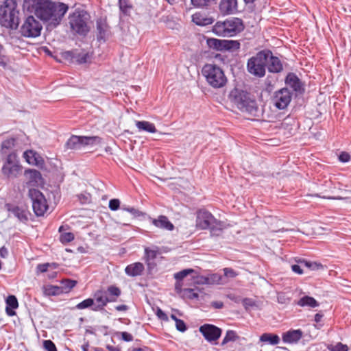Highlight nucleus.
<instances>
[{
  "label": "nucleus",
  "instance_id": "28",
  "mask_svg": "<svg viewBox=\"0 0 351 351\" xmlns=\"http://www.w3.org/2000/svg\"><path fill=\"white\" fill-rule=\"evenodd\" d=\"M23 157L29 165H38L40 161H43L39 154L32 149L25 151L23 154Z\"/></svg>",
  "mask_w": 351,
  "mask_h": 351
},
{
  "label": "nucleus",
  "instance_id": "59",
  "mask_svg": "<svg viewBox=\"0 0 351 351\" xmlns=\"http://www.w3.org/2000/svg\"><path fill=\"white\" fill-rule=\"evenodd\" d=\"M242 304L244 308L247 310L249 307H254L256 306V302L252 298H245L242 300Z\"/></svg>",
  "mask_w": 351,
  "mask_h": 351
},
{
  "label": "nucleus",
  "instance_id": "41",
  "mask_svg": "<svg viewBox=\"0 0 351 351\" xmlns=\"http://www.w3.org/2000/svg\"><path fill=\"white\" fill-rule=\"evenodd\" d=\"M299 263L304 265L307 268L310 269L311 270H319L324 269V265L317 262H313V261H308L305 259H300L298 261Z\"/></svg>",
  "mask_w": 351,
  "mask_h": 351
},
{
  "label": "nucleus",
  "instance_id": "43",
  "mask_svg": "<svg viewBox=\"0 0 351 351\" xmlns=\"http://www.w3.org/2000/svg\"><path fill=\"white\" fill-rule=\"evenodd\" d=\"M239 338V337L237 335L236 331L233 330H228L226 331V335L221 343V346H223L230 341H235Z\"/></svg>",
  "mask_w": 351,
  "mask_h": 351
},
{
  "label": "nucleus",
  "instance_id": "20",
  "mask_svg": "<svg viewBox=\"0 0 351 351\" xmlns=\"http://www.w3.org/2000/svg\"><path fill=\"white\" fill-rule=\"evenodd\" d=\"M147 219L158 228L172 231L174 230V225L169 220L165 215H159L157 219H154L150 216L147 217Z\"/></svg>",
  "mask_w": 351,
  "mask_h": 351
},
{
  "label": "nucleus",
  "instance_id": "55",
  "mask_svg": "<svg viewBox=\"0 0 351 351\" xmlns=\"http://www.w3.org/2000/svg\"><path fill=\"white\" fill-rule=\"evenodd\" d=\"M62 56L64 60L71 62H75V51H66L62 53Z\"/></svg>",
  "mask_w": 351,
  "mask_h": 351
},
{
  "label": "nucleus",
  "instance_id": "46",
  "mask_svg": "<svg viewBox=\"0 0 351 351\" xmlns=\"http://www.w3.org/2000/svg\"><path fill=\"white\" fill-rule=\"evenodd\" d=\"M88 58L89 56L88 53H78L75 51V62L80 64H84L87 62Z\"/></svg>",
  "mask_w": 351,
  "mask_h": 351
},
{
  "label": "nucleus",
  "instance_id": "6",
  "mask_svg": "<svg viewBox=\"0 0 351 351\" xmlns=\"http://www.w3.org/2000/svg\"><path fill=\"white\" fill-rule=\"evenodd\" d=\"M202 74L208 84L213 88H223L228 82L223 70L216 64H205L202 68Z\"/></svg>",
  "mask_w": 351,
  "mask_h": 351
},
{
  "label": "nucleus",
  "instance_id": "53",
  "mask_svg": "<svg viewBox=\"0 0 351 351\" xmlns=\"http://www.w3.org/2000/svg\"><path fill=\"white\" fill-rule=\"evenodd\" d=\"M157 256V251L146 247L145 249V260L154 261Z\"/></svg>",
  "mask_w": 351,
  "mask_h": 351
},
{
  "label": "nucleus",
  "instance_id": "42",
  "mask_svg": "<svg viewBox=\"0 0 351 351\" xmlns=\"http://www.w3.org/2000/svg\"><path fill=\"white\" fill-rule=\"evenodd\" d=\"M241 47V44L239 40H224V51H237Z\"/></svg>",
  "mask_w": 351,
  "mask_h": 351
},
{
  "label": "nucleus",
  "instance_id": "51",
  "mask_svg": "<svg viewBox=\"0 0 351 351\" xmlns=\"http://www.w3.org/2000/svg\"><path fill=\"white\" fill-rule=\"evenodd\" d=\"M129 213L134 216L135 218H142L143 219H147V217L149 216L146 213L142 212L138 209L134 208L132 207L129 210Z\"/></svg>",
  "mask_w": 351,
  "mask_h": 351
},
{
  "label": "nucleus",
  "instance_id": "40",
  "mask_svg": "<svg viewBox=\"0 0 351 351\" xmlns=\"http://www.w3.org/2000/svg\"><path fill=\"white\" fill-rule=\"evenodd\" d=\"M191 4L197 8H208L216 4V0H191Z\"/></svg>",
  "mask_w": 351,
  "mask_h": 351
},
{
  "label": "nucleus",
  "instance_id": "3",
  "mask_svg": "<svg viewBox=\"0 0 351 351\" xmlns=\"http://www.w3.org/2000/svg\"><path fill=\"white\" fill-rule=\"evenodd\" d=\"M20 23V11L16 0H4L0 5V25L16 30Z\"/></svg>",
  "mask_w": 351,
  "mask_h": 351
},
{
  "label": "nucleus",
  "instance_id": "4",
  "mask_svg": "<svg viewBox=\"0 0 351 351\" xmlns=\"http://www.w3.org/2000/svg\"><path fill=\"white\" fill-rule=\"evenodd\" d=\"M69 25L71 32L74 35L86 36L90 30L89 23L90 21V14L83 9H75L69 14Z\"/></svg>",
  "mask_w": 351,
  "mask_h": 351
},
{
  "label": "nucleus",
  "instance_id": "15",
  "mask_svg": "<svg viewBox=\"0 0 351 351\" xmlns=\"http://www.w3.org/2000/svg\"><path fill=\"white\" fill-rule=\"evenodd\" d=\"M97 39L105 43L110 34V26L105 18L100 17L96 20Z\"/></svg>",
  "mask_w": 351,
  "mask_h": 351
},
{
  "label": "nucleus",
  "instance_id": "30",
  "mask_svg": "<svg viewBox=\"0 0 351 351\" xmlns=\"http://www.w3.org/2000/svg\"><path fill=\"white\" fill-rule=\"evenodd\" d=\"M295 304L301 307L315 308L319 306V303L314 298L308 295L302 297Z\"/></svg>",
  "mask_w": 351,
  "mask_h": 351
},
{
  "label": "nucleus",
  "instance_id": "56",
  "mask_svg": "<svg viewBox=\"0 0 351 351\" xmlns=\"http://www.w3.org/2000/svg\"><path fill=\"white\" fill-rule=\"evenodd\" d=\"M120 204L119 199L114 198L109 201L108 206L112 211H116L120 208Z\"/></svg>",
  "mask_w": 351,
  "mask_h": 351
},
{
  "label": "nucleus",
  "instance_id": "23",
  "mask_svg": "<svg viewBox=\"0 0 351 351\" xmlns=\"http://www.w3.org/2000/svg\"><path fill=\"white\" fill-rule=\"evenodd\" d=\"M144 270V265L141 262H136L127 265L125 268V273L130 277H136L141 276Z\"/></svg>",
  "mask_w": 351,
  "mask_h": 351
},
{
  "label": "nucleus",
  "instance_id": "44",
  "mask_svg": "<svg viewBox=\"0 0 351 351\" xmlns=\"http://www.w3.org/2000/svg\"><path fill=\"white\" fill-rule=\"evenodd\" d=\"M94 307V299L93 298H87L81 302L78 303L75 308L77 309H85L88 308H90L93 311V308Z\"/></svg>",
  "mask_w": 351,
  "mask_h": 351
},
{
  "label": "nucleus",
  "instance_id": "16",
  "mask_svg": "<svg viewBox=\"0 0 351 351\" xmlns=\"http://www.w3.org/2000/svg\"><path fill=\"white\" fill-rule=\"evenodd\" d=\"M94 307L93 311H102L105 306L110 302L104 289H100L93 293Z\"/></svg>",
  "mask_w": 351,
  "mask_h": 351
},
{
  "label": "nucleus",
  "instance_id": "38",
  "mask_svg": "<svg viewBox=\"0 0 351 351\" xmlns=\"http://www.w3.org/2000/svg\"><path fill=\"white\" fill-rule=\"evenodd\" d=\"M38 0H23V8L29 13L36 14V9L38 7Z\"/></svg>",
  "mask_w": 351,
  "mask_h": 351
},
{
  "label": "nucleus",
  "instance_id": "18",
  "mask_svg": "<svg viewBox=\"0 0 351 351\" xmlns=\"http://www.w3.org/2000/svg\"><path fill=\"white\" fill-rule=\"evenodd\" d=\"M215 217L208 210H199L197 213L196 226L201 230H207Z\"/></svg>",
  "mask_w": 351,
  "mask_h": 351
},
{
  "label": "nucleus",
  "instance_id": "54",
  "mask_svg": "<svg viewBox=\"0 0 351 351\" xmlns=\"http://www.w3.org/2000/svg\"><path fill=\"white\" fill-rule=\"evenodd\" d=\"M43 348L45 351H57L55 343L51 340H44Z\"/></svg>",
  "mask_w": 351,
  "mask_h": 351
},
{
  "label": "nucleus",
  "instance_id": "7",
  "mask_svg": "<svg viewBox=\"0 0 351 351\" xmlns=\"http://www.w3.org/2000/svg\"><path fill=\"white\" fill-rule=\"evenodd\" d=\"M269 52L265 49L257 52L247 62V71L251 75L258 77H263L266 73L267 58Z\"/></svg>",
  "mask_w": 351,
  "mask_h": 351
},
{
  "label": "nucleus",
  "instance_id": "11",
  "mask_svg": "<svg viewBox=\"0 0 351 351\" xmlns=\"http://www.w3.org/2000/svg\"><path fill=\"white\" fill-rule=\"evenodd\" d=\"M5 208L10 215H12L19 221L27 223L29 221L31 213L26 206H19L12 203L5 204Z\"/></svg>",
  "mask_w": 351,
  "mask_h": 351
},
{
  "label": "nucleus",
  "instance_id": "57",
  "mask_svg": "<svg viewBox=\"0 0 351 351\" xmlns=\"http://www.w3.org/2000/svg\"><path fill=\"white\" fill-rule=\"evenodd\" d=\"M3 47L0 44V66L3 68H5L8 66V58L2 53Z\"/></svg>",
  "mask_w": 351,
  "mask_h": 351
},
{
  "label": "nucleus",
  "instance_id": "63",
  "mask_svg": "<svg viewBox=\"0 0 351 351\" xmlns=\"http://www.w3.org/2000/svg\"><path fill=\"white\" fill-rule=\"evenodd\" d=\"M49 263L38 264L36 266V271L37 273H45L46 272L49 267Z\"/></svg>",
  "mask_w": 351,
  "mask_h": 351
},
{
  "label": "nucleus",
  "instance_id": "60",
  "mask_svg": "<svg viewBox=\"0 0 351 351\" xmlns=\"http://www.w3.org/2000/svg\"><path fill=\"white\" fill-rule=\"evenodd\" d=\"M223 274L226 277L234 278L237 276V272L232 268L226 267L223 269Z\"/></svg>",
  "mask_w": 351,
  "mask_h": 351
},
{
  "label": "nucleus",
  "instance_id": "27",
  "mask_svg": "<svg viewBox=\"0 0 351 351\" xmlns=\"http://www.w3.org/2000/svg\"><path fill=\"white\" fill-rule=\"evenodd\" d=\"M110 302H115L121 295V290L116 285H110L104 290Z\"/></svg>",
  "mask_w": 351,
  "mask_h": 351
},
{
  "label": "nucleus",
  "instance_id": "61",
  "mask_svg": "<svg viewBox=\"0 0 351 351\" xmlns=\"http://www.w3.org/2000/svg\"><path fill=\"white\" fill-rule=\"evenodd\" d=\"M78 200L81 204H84L90 202V195L88 194L80 193L77 195Z\"/></svg>",
  "mask_w": 351,
  "mask_h": 351
},
{
  "label": "nucleus",
  "instance_id": "10",
  "mask_svg": "<svg viewBox=\"0 0 351 351\" xmlns=\"http://www.w3.org/2000/svg\"><path fill=\"white\" fill-rule=\"evenodd\" d=\"M285 84L286 87L289 89L291 88L293 95L295 97L302 95L305 93V84L303 82L298 76L293 72L287 73L285 78Z\"/></svg>",
  "mask_w": 351,
  "mask_h": 351
},
{
  "label": "nucleus",
  "instance_id": "31",
  "mask_svg": "<svg viewBox=\"0 0 351 351\" xmlns=\"http://www.w3.org/2000/svg\"><path fill=\"white\" fill-rule=\"evenodd\" d=\"M259 340L261 342L275 346L279 343L280 337L276 334L265 332L260 336Z\"/></svg>",
  "mask_w": 351,
  "mask_h": 351
},
{
  "label": "nucleus",
  "instance_id": "14",
  "mask_svg": "<svg viewBox=\"0 0 351 351\" xmlns=\"http://www.w3.org/2000/svg\"><path fill=\"white\" fill-rule=\"evenodd\" d=\"M199 332L208 342L217 341L221 335L222 330L210 324H205L199 328Z\"/></svg>",
  "mask_w": 351,
  "mask_h": 351
},
{
  "label": "nucleus",
  "instance_id": "64",
  "mask_svg": "<svg viewBox=\"0 0 351 351\" xmlns=\"http://www.w3.org/2000/svg\"><path fill=\"white\" fill-rule=\"evenodd\" d=\"M339 160L341 162H348L350 160V156L348 152H342L339 156Z\"/></svg>",
  "mask_w": 351,
  "mask_h": 351
},
{
  "label": "nucleus",
  "instance_id": "34",
  "mask_svg": "<svg viewBox=\"0 0 351 351\" xmlns=\"http://www.w3.org/2000/svg\"><path fill=\"white\" fill-rule=\"evenodd\" d=\"M118 4L120 12L122 15L125 16L130 15L131 10L133 8L130 0H119Z\"/></svg>",
  "mask_w": 351,
  "mask_h": 351
},
{
  "label": "nucleus",
  "instance_id": "21",
  "mask_svg": "<svg viewBox=\"0 0 351 351\" xmlns=\"http://www.w3.org/2000/svg\"><path fill=\"white\" fill-rule=\"evenodd\" d=\"M303 332L300 329L289 330L282 333V339L284 343L293 344L298 343L302 337Z\"/></svg>",
  "mask_w": 351,
  "mask_h": 351
},
{
  "label": "nucleus",
  "instance_id": "24",
  "mask_svg": "<svg viewBox=\"0 0 351 351\" xmlns=\"http://www.w3.org/2000/svg\"><path fill=\"white\" fill-rule=\"evenodd\" d=\"M80 149L86 146L99 145L102 142V138L98 136H79Z\"/></svg>",
  "mask_w": 351,
  "mask_h": 351
},
{
  "label": "nucleus",
  "instance_id": "62",
  "mask_svg": "<svg viewBox=\"0 0 351 351\" xmlns=\"http://www.w3.org/2000/svg\"><path fill=\"white\" fill-rule=\"evenodd\" d=\"M156 315L162 321L167 322L169 320L167 315L160 308H158L156 311Z\"/></svg>",
  "mask_w": 351,
  "mask_h": 351
},
{
  "label": "nucleus",
  "instance_id": "35",
  "mask_svg": "<svg viewBox=\"0 0 351 351\" xmlns=\"http://www.w3.org/2000/svg\"><path fill=\"white\" fill-rule=\"evenodd\" d=\"M43 289L45 294L49 296H56L64 293L60 286L49 285L44 286Z\"/></svg>",
  "mask_w": 351,
  "mask_h": 351
},
{
  "label": "nucleus",
  "instance_id": "37",
  "mask_svg": "<svg viewBox=\"0 0 351 351\" xmlns=\"http://www.w3.org/2000/svg\"><path fill=\"white\" fill-rule=\"evenodd\" d=\"M79 136L72 135L66 142L65 148L67 149H80Z\"/></svg>",
  "mask_w": 351,
  "mask_h": 351
},
{
  "label": "nucleus",
  "instance_id": "2",
  "mask_svg": "<svg viewBox=\"0 0 351 351\" xmlns=\"http://www.w3.org/2000/svg\"><path fill=\"white\" fill-rule=\"evenodd\" d=\"M231 103L243 112L253 117H258L259 108L253 95L246 90L240 88H233L228 95Z\"/></svg>",
  "mask_w": 351,
  "mask_h": 351
},
{
  "label": "nucleus",
  "instance_id": "36",
  "mask_svg": "<svg viewBox=\"0 0 351 351\" xmlns=\"http://www.w3.org/2000/svg\"><path fill=\"white\" fill-rule=\"evenodd\" d=\"M195 271L193 269H183L179 272H177L174 274V278L176 280V289L178 290L180 285V281L182 280L185 277H186L189 274L194 273Z\"/></svg>",
  "mask_w": 351,
  "mask_h": 351
},
{
  "label": "nucleus",
  "instance_id": "12",
  "mask_svg": "<svg viewBox=\"0 0 351 351\" xmlns=\"http://www.w3.org/2000/svg\"><path fill=\"white\" fill-rule=\"evenodd\" d=\"M293 94L287 87H284L275 92L274 95V106L279 110H284L289 105Z\"/></svg>",
  "mask_w": 351,
  "mask_h": 351
},
{
  "label": "nucleus",
  "instance_id": "47",
  "mask_svg": "<svg viewBox=\"0 0 351 351\" xmlns=\"http://www.w3.org/2000/svg\"><path fill=\"white\" fill-rule=\"evenodd\" d=\"M327 348L330 351H348V346L341 342L337 343L335 346L329 344L327 346Z\"/></svg>",
  "mask_w": 351,
  "mask_h": 351
},
{
  "label": "nucleus",
  "instance_id": "22",
  "mask_svg": "<svg viewBox=\"0 0 351 351\" xmlns=\"http://www.w3.org/2000/svg\"><path fill=\"white\" fill-rule=\"evenodd\" d=\"M25 175L28 176L27 185L31 186H38L43 183V178L40 172L36 169H27L25 171Z\"/></svg>",
  "mask_w": 351,
  "mask_h": 351
},
{
  "label": "nucleus",
  "instance_id": "33",
  "mask_svg": "<svg viewBox=\"0 0 351 351\" xmlns=\"http://www.w3.org/2000/svg\"><path fill=\"white\" fill-rule=\"evenodd\" d=\"M192 21L194 23L199 26H206L207 25H210L214 21L212 18L206 17L200 13L194 14L192 16Z\"/></svg>",
  "mask_w": 351,
  "mask_h": 351
},
{
  "label": "nucleus",
  "instance_id": "32",
  "mask_svg": "<svg viewBox=\"0 0 351 351\" xmlns=\"http://www.w3.org/2000/svg\"><path fill=\"white\" fill-rule=\"evenodd\" d=\"M206 44L210 49L218 51H224V40L208 38L206 39Z\"/></svg>",
  "mask_w": 351,
  "mask_h": 351
},
{
  "label": "nucleus",
  "instance_id": "25",
  "mask_svg": "<svg viewBox=\"0 0 351 351\" xmlns=\"http://www.w3.org/2000/svg\"><path fill=\"white\" fill-rule=\"evenodd\" d=\"M6 306L5 312L8 316H14L16 315L14 309L19 306V302L17 298L14 295H10L5 300Z\"/></svg>",
  "mask_w": 351,
  "mask_h": 351
},
{
  "label": "nucleus",
  "instance_id": "19",
  "mask_svg": "<svg viewBox=\"0 0 351 351\" xmlns=\"http://www.w3.org/2000/svg\"><path fill=\"white\" fill-rule=\"evenodd\" d=\"M219 10L223 15H230L238 11L237 0H220Z\"/></svg>",
  "mask_w": 351,
  "mask_h": 351
},
{
  "label": "nucleus",
  "instance_id": "50",
  "mask_svg": "<svg viewBox=\"0 0 351 351\" xmlns=\"http://www.w3.org/2000/svg\"><path fill=\"white\" fill-rule=\"evenodd\" d=\"M182 291L184 297L189 300L197 299L199 297V294L193 289H184Z\"/></svg>",
  "mask_w": 351,
  "mask_h": 351
},
{
  "label": "nucleus",
  "instance_id": "48",
  "mask_svg": "<svg viewBox=\"0 0 351 351\" xmlns=\"http://www.w3.org/2000/svg\"><path fill=\"white\" fill-rule=\"evenodd\" d=\"M75 239L74 234L72 232H64L60 234V241L62 244H67Z\"/></svg>",
  "mask_w": 351,
  "mask_h": 351
},
{
  "label": "nucleus",
  "instance_id": "17",
  "mask_svg": "<svg viewBox=\"0 0 351 351\" xmlns=\"http://www.w3.org/2000/svg\"><path fill=\"white\" fill-rule=\"evenodd\" d=\"M269 52L267 58V66L266 69L269 73H279L283 71V65L281 60L277 56H274L273 53L269 49H265Z\"/></svg>",
  "mask_w": 351,
  "mask_h": 351
},
{
  "label": "nucleus",
  "instance_id": "49",
  "mask_svg": "<svg viewBox=\"0 0 351 351\" xmlns=\"http://www.w3.org/2000/svg\"><path fill=\"white\" fill-rule=\"evenodd\" d=\"M15 143H16L15 138L11 137V138H7L2 142L1 148H2V149H7V150L10 149L15 145Z\"/></svg>",
  "mask_w": 351,
  "mask_h": 351
},
{
  "label": "nucleus",
  "instance_id": "26",
  "mask_svg": "<svg viewBox=\"0 0 351 351\" xmlns=\"http://www.w3.org/2000/svg\"><path fill=\"white\" fill-rule=\"evenodd\" d=\"M224 228L223 222L217 219L215 217L211 221L208 229L210 230L211 236L219 237L222 234Z\"/></svg>",
  "mask_w": 351,
  "mask_h": 351
},
{
  "label": "nucleus",
  "instance_id": "45",
  "mask_svg": "<svg viewBox=\"0 0 351 351\" xmlns=\"http://www.w3.org/2000/svg\"><path fill=\"white\" fill-rule=\"evenodd\" d=\"M193 283L197 285H208V279L207 276L196 275L191 277Z\"/></svg>",
  "mask_w": 351,
  "mask_h": 351
},
{
  "label": "nucleus",
  "instance_id": "1",
  "mask_svg": "<svg viewBox=\"0 0 351 351\" xmlns=\"http://www.w3.org/2000/svg\"><path fill=\"white\" fill-rule=\"evenodd\" d=\"M69 5L62 2L51 0H38L36 16L45 22H49L54 27L58 26L67 10Z\"/></svg>",
  "mask_w": 351,
  "mask_h": 351
},
{
  "label": "nucleus",
  "instance_id": "8",
  "mask_svg": "<svg viewBox=\"0 0 351 351\" xmlns=\"http://www.w3.org/2000/svg\"><path fill=\"white\" fill-rule=\"evenodd\" d=\"M43 26L33 16H29L22 23L19 32L25 38H36L41 34Z\"/></svg>",
  "mask_w": 351,
  "mask_h": 351
},
{
  "label": "nucleus",
  "instance_id": "5",
  "mask_svg": "<svg viewBox=\"0 0 351 351\" xmlns=\"http://www.w3.org/2000/svg\"><path fill=\"white\" fill-rule=\"evenodd\" d=\"M245 28L242 19L237 17L227 19L223 21H217L212 27V32L218 36L232 37Z\"/></svg>",
  "mask_w": 351,
  "mask_h": 351
},
{
  "label": "nucleus",
  "instance_id": "9",
  "mask_svg": "<svg viewBox=\"0 0 351 351\" xmlns=\"http://www.w3.org/2000/svg\"><path fill=\"white\" fill-rule=\"evenodd\" d=\"M28 195L32 200L34 214L37 217L43 216L48 209V204L45 195L36 189H29Z\"/></svg>",
  "mask_w": 351,
  "mask_h": 351
},
{
  "label": "nucleus",
  "instance_id": "13",
  "mask_svg": "<svg viewBox=\"0 0 351 351\" xmlns=\"http://www.w3.org/2000/svg\"><path fill=\"white\" fill-rule=\"evenodd\" d=\"M21 169V167L16 160V155L14 153L8 154L6 158V162L3 165L2 173L7 177H16Z\"/></svg>",
  "mask_w": 351,
  "mask_h": 351
},
{
  "label": "nucleus",
  "instance_id": "39",
  "mask_svg": "<svg viewBox=\"0 0 351 351\" xmlns=\"http://www.w3.org/2000/svg\"><path fill=\"white\" fill-rule=\"evenodd\" d=\"M77 282L75 280L71 279H63L61 280V288L62 289V291L64 293H67L71 291V290L75 287Z\"/></svg>",
  "mask_w": 351,
  "mask_h": 351
},
{
  "label": "nucleus",
  "instance_id": "52",
  "mask_svg": "<svg viewBox=\"0 0 351 351\" xmlns=\"http://www.w3.org/2000/svg\"><path fill=\"white\" fill-rule=\"evenodd\" d=\"M207 278L208 279V285L220 284L222 277L220 274L215 273L208 276Z\"/></svg>",
  "mask_w": 351,
  "mask_h": 351
},
{
  "label": "nucleus",
  "instance_id": "58",
  "mask_svg": "<svg viewBox=\"0 0 351 351\" xmlns=\"http://www.w3.org/2000/svg\"><path fill=\"white\" fill-rule=\"evenodd\" d=\"M176 329L182 332H185L187 330V326L185 322L182 319H177L176 322Z\"/></svg>",
  "mask_w": 351,
  "mask_h": 351
},
{
  "label": "nucleus",
  "instance_id": "29",
  "mask_svg": "<svg viewBox=\"0 0 351 351\" xmlns=\"http://www.w3.org/2000/svg\"><path fill=\"white\" fill-rule=\"evenodd\" d=\"M135 125L139 132L144 131L152 134L157 132L155 125L147 121H136Z\"/></svg>",
  "mask_w": 351,
  "mask_h": 351
}]
</instances>
